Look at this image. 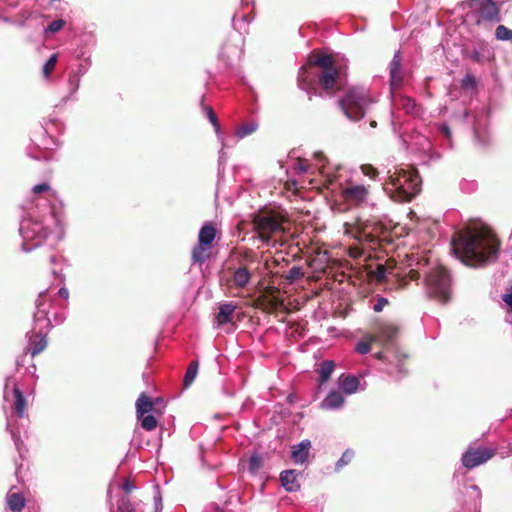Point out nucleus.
I'll return each instance as SVG.
<instances>
[{"instance_id":"obj_1","label":"nucleus","mask_w":512,"mask_h":512,"mask_svg":"<svg viewBox=\"0 0 512 512\" xmlns=\"http://www.w3.org/2000/svg\"><path fill=\"white\" fill-rule=\"evenodd\" d=\"M499 240L488 227L467 228L454 234L451 246L458 259L467 266L478 267L495 259Z\"/></svg>"},{"instance_id":"obj_2","label":"nucleus","mask_w":512,"mask_h":512,"mask_svg":"<svg viewBox=\"0 0 512 512\" xmlns=\"http://www.w3.org/2000/svg\"><path fill=\"white\" fill-rule=\"evenodd\" d=\"M429 258L417 259L416 268H411L408 276L412 281H417L421 275H425V285L430 297L445 304L451 298V278L447 269L443 266H436L427 270Z\"/></svg>"},{"instance_id":"obj_3","label":"nucleus","mask_w":512,"mask_h":512,"mask_svg":"<svg viewBox=\"0 0 512 512\" xmlns=\"http://www.w3.org/2000/svg\"><path fill=\"white\" fill-rule=\"evenodd\" d=\"M422 179L414 167L398 168L390 174L384 190L399 203L412 201L421 191Z\"/></svg>"},{"instance_id":"obj_4","label":"nucleus","mask_w":512,"mask_h":512,"mask_svg":"<svg viewBox=\"0 0 512 512\" xmlns=\"http://www.w3.org/2000/svg\"><path fill=\"white\" fill-rule=\"evenodd\" d=\"M311 63L318 67V83L327 94H334L343 88L341 72L335 66L332 56L327 54L312 55Z\"/></svg>"},{"instance_id":"obj_5","label":"nucleus","mask_w":512,"mask_h":512,"mask_svg":"<svg viewBox=\"0 0 512 512\" xmlns=\"http://www.w3.org/2000/svg\"><path fill=\"white\" fill-rule=\"evenodd\" d=\"M371 103V99L364 89L352 87L347 90L345 96L338 100V105L352 121H359L365 116V109Z\"/></svg>"},{"instance_id":"obj_6","label":"nucleus","mask_w":512,"mask_h":512,"mask_svg":"<svg viewBox=\"0 0 512 512\" xmlns=\"http://www.w3.org/2000/svg\"><path fill=\"white\" fill-rule=\"evenodd\" d=\"M252 223L255 232L264 242L283 231V219L276 213L260 212L253 217Z\"/></svg>"},{"instance_id":"obj_7","label":"nucleus","mask_w":512,"mask_h":512,"mask_svg":"<svg viewBox=\"0 0 512 512\" xmlns=\"http://www.w3.org/2000/svg\"><path fill=\"white\" fill-rule=\"evenodd\" d=\"M470 7L476 16V24L497 23L501 21L500 5L495 1L472 0Z\"/></svg>"},{"instance_id":"obj_8","label":"nucleus","mask_w":512,"mask_h":512,"mask_svg":"<svg viewBox=\"0 0 512 512\" xmlns=\"http://www.w3.org/2000/svg\"><path fill=\"white\" fill-rule=\"evenodd\" d=\"M496 455V449L493 447H469L465 453H463L461 462L462 465L471 470L477 466H480Z\"/></svg>"},{"instance_id":"obj_9","label":"nucleus","mask_w":512,"mask_h":512,"mask_svg":"<svg viewBox=\"0 0 512 512\" xmlns=\"http://www.w3.org/2000/svg\"><path fill=\"white\" fill-rule=\"evenodd\" d=\"M272 290L273 289L269 287L266 293L258 296L254 302L255 308L260 309L265 313L273 314L284 305L282 299L270 294Z\"/></svg>"},{"instance_id":"obj_10","label":"nucleus","mask_w":512,"mask_h":512,"mask_svg":"<svg viewBox=\"0 0 512 512\" xmlns=\"http://www.w3.org/2000/svg\"><path fill=\"white\" fill-rule=\"evenodd\" d=\"M369 191L364 185H350L343 189L342 195L346 203L361 205L367 200Z\"/></svg>"},{"instance_id":"obj_11","label":"nucleus","mask_w":512,"mask_h":512,"mask_svg":"<svg viewBox=\"0 0 512 512\" xmlns=\"http://www.w3.org/2000/svg\"><path fill=\"white\" fill-rule=\"evenodd\" d=\"M135 406L137 418L148 415V413L161 414L160 408L156 407V402L144 392L137 398Z\"/></svg>"},{"instance_id":"obj_12","label":"nucleus","mask_w":512,"mask_h":512,"mask_svg":"<svg viewBox=\"0 0 512 512\" xmlns=\"http://www.w3.org/2000/svg\"><path fill=\"white\" fill-rule=\"evenodd\" d=\"M319 69L312 65L311 61L307 67H303L298 76V85L303 90H309L313 87L316 79L318 80Z\"/></svg>"},{"instance_id":"obj_13","label":"nucleus","mask_w":512,"mask_h":512,"mask_svg":"<svg viewBox=\"0 0 512 512\" xmlns=\"http://www.w3.org/2000/svg\"><path fill=\"white\" fill-rule=\"evenodd\" d=\"M375 230H381V227H377L369 230V225L365 224L361 227H358L357 234L355 235V238L362 244L367 245L371 249H376L377 246H379V237L376 233H374Z\"/></svg>"},{"instance_id":"obj_14","label":"nucleus","mask_w":512,"mask_h":512,"mask_svg":"<svg viewBox=\"0 0 512 512\" xmlns=\"http://www.w3.org/2000/svg\"><path fill=\"white\" fill-rule=\"evenodd\" d=\"M237 308V305L233 302L223 303L219 306V311L215 317L217 326H221L232 322L233 314Z\"/></svg>"},{"instance_id":"obj_15","label":"nucleus","mask_w":512,"mask_h":512,"mask_svg":"<svg viewBox=\"0 0 512 512\" xmlns=\"http://www.w3.org/2000/svg\"><path fill=\"white\" fill-rule=\"evenodd\" d=\"M281 485L287 492H295L300 489L298 473L295 470H285L280 474Z\"/></svg>"},{"instance_id":"obj_16","label":"nucleus","mask_w":512,"mask_h":512,"mask_svg":"<svg viewBox=\"0 0 512 512\" xmlns=\"http://www.w3.org/2000/svg\"><path fill=\"white\" fill-rule=\"evenodd\" d=\"M212 254V247L209 245L201 244L197 242L191 251V260L193 263L202 265L205 263Z\"/></svg>"},{"instance_id":"obj_17","label":"nucleus","mask_w":512,"mask_h":512,"mask_svg":"<svg viewBox=\"0 0 512 512\" xmlns=\"http://www.w3.org/2000/svg\"><path fill=\"white\" fill-rule=\"evenodd\" d=\"M399 328L394 324H384L378 329L377 335L371 336L372 340L380 339L385 343L393 342L398 336Z\"/></svg>"},{"instance_id":"obj_18","label":"nucleus","mask_w":512,"mask_h":512,"mask_svg":"<svg viewBox=\"0 0 512 512\" xmlns=\"http://www.w3.org/2000/svg\"><path fill=\"white\" fill-rule=\"evenodd\" d=\"M47 344L48 342L45 335L35 333L30 336L28 352L32 357H35L46 349Z\"/></svg>"},{"instance_id":"obj_19","label":"nucleus","mask_w":512,"mask_h":512,"mask_svg":"<svg viewBox=\"0 0 512 512\" xmlns=\"http://www.w3.org/2000/svg\"><path fill=\"white\" fill-rule=\"evenodd\" d=\"M391 86L393 88L401 85V56L399 53L395 54L389 65Z\"/></svg>"},{"instance_id":"obj_20","label":"nucleus","mask_w":512,"mask_h":512,"mask_svg":"<svg viewBox=\"0 0 512 512\" xmlns=\"http://www.w3.org/2000/svg\"><path fill=\"white\" fill-rule=\"evenodd\" d=\"M311 447V443L309 440H304L301 443L292 447V459L296 463H304L308 458L309 449Z\"/></svg>"},{"instance_id":"obj_21","label":"nucleus","mask_w":512,"mask_h":512,"mask_svg":"<svg viewBox=\"0 0 512 512\" xmlns=\"http://www.w3.org/2000/svg\"><path fill=\"white\" fill-rule=\"evenodd\" d=\"M217 230L211 223L203 225L198 234V242L201 244L209 245L212 247V243L216 238Z\"/></svg>"},{"instance_id":"obj_22","label":"nucleus","mask_w":512,"mask_h":512,"mask_svg":"<svg viewBox=\"0 0 512 512\" xmlns=\"http://www.w3.org/2000/svg\"><path fill=\"white\" fill-rule=\"evenodd\" d=\"M251 279V273L246 267H239L233 272L232 282L237 288H244Z\"/></svg>"},{"instance_id":"obj_23","label":"nucleus","mask_w":512,"mask_h":512,"mask_svg":"<svg viewBox=\"0 0 512 512\" xmlns=\"http://www.w3.org/2000/svg\"><path fill=\"white\" fill-rule=\"evenodd\" d=\"M344 403L343 395L338 391L330 392L322 401L321 406L325 409H337Z\"/></svg>"},{"instance_id":"obj_24","label":"nucleus","mask_w":512,"mask_h":512,"mask_svg":"<svg viewBox=\"0 0 512 512\" xmlns=\"http://www.w3.org/2000/svg\"><path fill=\"white\" fill-rule=\"evenodd\" d=\"M7 504L11 511L21 512L25 507L24 496L20 493H8Z\"/></svg>"},{"instance_id":"obj_25","label":"nucleus","mask_w":512,"mask_h":512,"mask_svg":"<svg viewBox=\"0 0 512 512\" xmlns=\"http://www.w3.org/2000/svg\"><path fill=\"white\" fill-rule=\"evenodd\" d=\"M13 394L15 398L13 405L14 411L17 416L22 417L27 405L26 399L17 386H14L13 388Z\"/></svg>"},{"instance_id":"obj_26","label":"nucleus","mask_w":512,"mask_h":512,"mask_svg":"<svg viewBox=\"0 0 512 512\" xmlns=\"http://www.w3.org/2000/svg\"><path fill=\"white\" fill-rule=\"evenodd\" d=\"M359 385V380L355 376H342L340 378V388L346 393V394H352L354 393Z\"/></svg>"},{"instance_id":"obj_27","label":"nucleus","mask_w":512,"mask_h":512,"mask_svg":"<svg viewBox=\"0 0 512 512\" xmlns=\"http://www.w3.org/2000/svg\"><path fill=\"white\" fill-rule=\"evenodd\" d=\"M199 368V362L197 360L191 361L183 379L184 388H188L195 380Z\"/></svg>"},{"instance_id":"obj_28","label":"nucleus","mask_w":512,"mask_h":512,"mask_svg":"<svg viewBox=\"0 0 512 512\" xmlns=\"http://www.w3.org/2000/svg\"><path fill=\"white\" fill-rule=\"evenodd\" d=\"M33 238L38 239L36 245L48 238L51 234V230L48 227L43 226L41 223L35 222L32 224Z\"/></svg>"},{"instance_id":"obj_29","label":"nucleus","mask_w":512,"mask_h":512,"mask_svg":"<svg viewBox=\"0 0 512 512\" xmlns=\"http://www.w3.org/2000/svg\"><path fill=\"white\" fill-rule=\"evenodd\" d=\"M335 368V363L331 360L322 362L319 369V381L321 384L328 381Z\"/></svg>"},{"instance_id":"obj_30","label":"nucleus","mask_w":512,"mask_h":512,"mask_svg":"<svg viewBox=\"0 0 512 512\" xmlns=\"http://www.w3.org/2000/svg\"><path fill=\"white\" fill-rule=\"evenodd\" d=\"M387 269L383 264H377L375 269L368 272L369 279L376 283H382L386 278Z\"/></svg>"},{"instance_id":"obj_31","label":"nucleus","mask_w":512,"mask_h":512,"mask_svg":"<svg viewBox=\"0 0 512 512\" xmlns=\"http://www.w3.org/2000/svg\"><path fill=\"white\" fill-rule=\"evenodd\" d=\"M138 420L141 422V427L146 431H152L158 425L155 414L143 415L141 418H138Z\"/></svg>"},{"instance_id":"obj_32","label":"nucleus","mask_w":512,"mask_h":512,"mask_svg":"<svg viewBox=\"0 0 512 512\" xmlns=\"http://www.w3.org/2000/svg\"><path fill=\"white\" fill-rule=\"evenodd\" d=\"M117 512H138L134 505L131 503L130 498L125 495L122 496L117 502Z\"/></svg>"},{"instance_id":"obj_33","label":"nucleus","mask_w":512,"mask_h":512,"mask_svg":"<svg viewBox=\"0 0 512 512\" xmlns=\"http://www.w3.org/2000/svg\"><path fill=\"white\" fill-rule=\"evenodd\" d=\"M257 128L258 125L254 122L246 123L237 129L236 135L239 138H243L254 133L257 130Z\"/></svg>"},{"instance_id":"obj_34","label":"nucleus","mask_w":512,"mask_h":512,"mask_svg":"<svg viewBox=\"0 0 512 512\" xmlns=\"http://www.w3.org/2000/svg\"><path fill=\"white\" fill-rule=\"evenodd\" d=\"M495 36L501 41H512V30L504 25H499L495 30Z\"/></svg>"},{"instance_id":"obj_35","label":"nucleus","mask_w":512,"mask_h":512,"mask_svg":"<svg viewBox=\"0 0 512 512\" xmlns=\"http://www.w3.org/2000/svg\"><path fill=\"white\" fill-rule=\"evenodd\" d=\"M476 86H477L476 77L471 73H467L461 81V88L464 90H474V89H476Z\"/></svg>"},{"instance_id":"obj_36","label":"nucleus","mask_w":512,"mask_h":512,"mask_svg":"<svg viewBox=\"0 0 512 512\" xmlns=\"http://www.w3.org/2000/svg\"><path fill=\"white\" fill-rule=\"evenodd\" d=\"M57 63V54H53L43 66V74L45 77L50 76L52 71L55 69Z\"/></svg>"},{"instance_id":"obj_37","label":"nucleus","mask_w":512,"mask_h":512,"mask_svg":"<svg viewBox=\"0 0 512 512\" xmlns=\"http://www.w3.org/2000/svg\"><path fill=\"white\" fill-rule=\"evenodd\" d=\"M304 276V272L302 270V268L300 267H297V266H294L292 267L289 271H288V274L286 276V279L292 283L298 279H301L302 277Z\"/></svg>"},{"instance_id":"obj_38","label":"nucleus","mask_w":512,"mask_h":512,"mask_svg":"<svg viewBox=\"0 0 512 512\" xmlns=\"http://www.w3.org/2000/svg\"><path fill=\"white\" fill-rule=\"evenodd\" d=\"M354 457V451L352 450H346L341 458L339 459V461L337 462L336 464V468L337 469H340L342 467H344L345 465L349 464L352 460V458Z\"/></svg>"},{"instance_id":"obj_39","label":"nucleus","mask_w":512,"mask_h":512,"mask_svg":"<svg viewBox=\"0 0 512 512\" xmlns=\"http://www.w3.org/2000/svg\"><path fill=\"white\" fill-rule=\"evenodd\" d=\"M262 467V459L257 455H253L249 459V469L251 472L255 473Z\"/></svg>"},{"instance_id":"obj_40","label":"nucleus","mask_w":512,"mask_h":512,"mask_svg":"<svg viewBox=\"0 0 512 512\" xmlns=\"http://www.w3.org/2000/svg\"><path fill=\"white\" fill-rule=\"evenodd\" d=\"M374 340H372L370 338L369 341H361L357 344L356 346V351L359 353V354H367L370 352L371 350V343L373 342Z\"/></svg>"},{"instance_id":"obj_41","label":"nucleus","mask_w":512,"mask_h":512,"mask_svg":"<svg viewBox=\"0 0 512 512\" xmlns=\"http://www.w3.org/2000/svg\"><path fill=\"white\" fill-rule=\"evenodd\" d=\"M64 25H65L64 20H62V19L54 20L48 25L47 31H49L51 33H56L58 31H60L64 27Z\"/></svg>"},{"instance_id":"obj_42","label":"nucleus","mask_w":512,"mask_h":512,"mask_svg":"<svg viewBox=\"0 0 512 512\" xmlns=\"http://www.w3.org/2000/svg\"><path fill=\"white\" fill-rule=\"evenodd\" d=\"M361 169H362L363 174L368 176L371 179H375L377 177V175H378L377 169L374 168L370 164L362 165Z\"/></svg>"},{"instance_id":"obj_43","label":"nucleus","mask_w":512,"mask_h":512,"mask_svg":"<svg viewBox=\"0 0 512 512\" xmlns=\"http://www.w3.org/2000/svg\"><path fill=\"white\" fill-rule=\"evenodd\" d=\"M401 104H402L403 108H405L408 113H412L414 108L416 107L415 101L409 97H402Z\"/></svg>"},{"instance_id":"obj_44","label":"nucleus","mask_w":512,"mask_h":512,"mask_svg":"<svg viewBox=\"0 0 512 512\" xmlns=\"http://www.w3.org/2000/svg\"><path fill=\"white\" fill-rule=\"evenodd\" d=\"M206 112H207L208 119L210 120L212 125L215 127V129L218 130L219 124H218L217 116H216L214 110L211 107H207Z\"/></svg>"},{"instance_id":"obj_45","label":"nucleus","mask_w":512,"mask_h":512,"mask_svg":"<svg viewBox=\"0 0 512 512\" xmlns=\"http://www.w3.org/2000/svg\"><path fill=\"white\" fill-rule=\"evenodd\" d=\"M387 304H388V300L386 298L380 297L377 299V302L374 304L373 310L375 312H381Z\"/></svg>"},{"instance_id":"obj_46","label":"nucleus","mask_w":512,"mask_h":512,"mask_svg":"<svg viewBox=\"0 0 512 512\" xmlns=\"http://www.w3.org/2000/svg\"><path fill=\"white\" fill-rule=\"evenodd\" d=\"M50 190V186L47 183L37 184L33 187L32 191L35 194H41Z\"/></svg>"},{"instance_id":"obj_47","label":"nucleus","mask_w":512,"mask_h":512,"mask_svg":"<svg viewBox=\"0 0 512 512\" xmlns=\"http://www.w3.org/2000/svg\"><path fill=\"white\" fill-rule=\"evenodd\" d=\"M135 488V485L130 480H126L123 485L122 489L126 494H130Z\"/></svg>"},{"instance_id":"obj_48","label":"nucleus","mask_w":512,"mask_h":512,"mask_svg":"<svg viewBox=\"0 0 512 512\" xmlns=\"http://www.w3.org/2000/svg\"><path fill=\"white\" fill-rule=\"evenodd\" d=\"M297 169L300 171V172H306L307 169H308V164L305 160L303 159H299L298 160V163H297Z\"/></svg>"},{"instance_id":"obj_49","label":"nucleus","mask_w":512,"mask_h":512,"mask_svg":"<svg viewBox=\"0 0 512 512\" xmlns=\"http://www.w3.org/2000/svg\"><path fill=\"white\" fill-rule=\"evenodd\" d=\"M502 300L511 308L512 310V292L508 294H504L502 296Z\"/></svg>"},{"instance_id":"obj_50","label":"nucleus","mask_w":512,"mask_h":512,"mask_svg":"<svg viewBox=\"0 0 512 512\" xmlns=\"http://www.w3.org/2000/svg\"><path fill=\"white\" fill-rule=\"evenodd\" d=\"M58 294L64 299H67L69 297V291L65 287L60 288Z\"/></svg>"},{"instance_id":"obj_51","label":"nucleus","mask_w":512,"mask_h":512,"mask_svg":"<svg viewBox=\"0 0 512 512\" xmlns=\"http://www.w3.org/2000/svg\"><path fill=\"white\" fill-rule=\"evenodd\" d=\"M470 58L474 61V62H480V53L478 51H473L470 55Z\"/></svg>"},{"instance_id":"obj_52","label":"nucleus","mask_w":512,"mask_h":512,"mask_svg":"<svg viewBox=\"0 0 512 512\" xmlns=\"http://www.w3.org/2000/svg\"><path fill=\"white\" fill-rule=\"evenodd\" d=\"M442 131L444 132V134L447 136V137H450V129L447 127V126H444L442 128Z\"/></svg>"},{"instance_id":"obj_53","label":"nucleus","mask_w":512,"mask_h":512,"mask_svg":"<svg viewBox=\"0 0 512 512\" xmlns=\"http://www.w3.org/2000/svg\"><path fill=\"white\" fill-rule=\"evenodd\" d=\"M356 251L354 252L353 250L351 251V256L353 257H358L361 255V252H359L357 249H355Z\"/></svg>"},{"instance_id":"obj_54","label":"nucleus","mask_w":512,"mask_h":512,"mask_svg":"<svg viewBox=\"0 0 512 512\" xmlns=\"http://www.w3.org/2000/svg\"><path fill=\"white\" fill-rule=\"evenodd\" d=\"M153 400H154V402H156V407H158L162 403V398H160V397H157Z\"/></svg>"},{"instance_id":"obj_55","label":"nucleus","mask_w":512,"mask_h":512,"mask_svg":"<svg viewBox=\"0 0 512 512\" xmlns=\"http://www.w3.org/2000/svg\"><path fill=\"white\" fill-rule=\"evenodd\" d=\"M370 126H371V127H376V126H377V122H376L375 120H372V121L370 122Z\"/></svg>"},{"instance_id":"obj_56","label":"nucleus","mask_w":512,"mask_h":512,"mask_svg":"<svg viewBox=\"0 0 512 512\" xmlns=\"http://www.w3.org/2000/svg\"><path fill=\"white\" fill-rule=\"evenodd\" d=\"M25 237L29 238L28 232H25Z\"/></svg>"},{"instance_id":"obj_57","label":"nucleus","mask_w":512,"mask_h":512,"mask_svg":"<svg viewBox=\"0 0 512 512\" xmlns=\"http://www.w3.org/2000/svg\"><path fill=\"white\" fill-rule=\"evenodd\" d=\"M25 237L29 238L28 232H25Z\"/></svg>"},{"instance_id":"obj_58","label":"nucleus","mask_w":512,"mask_h":512,"mask_svg":"<svg viewBox=\"0 0 512 512\" xmlns=\"http://www.w3.org/2000/svg\"><path fill=\"white\" fill-rule=\"evenodd\" d=\"M377 357L380 359L382 356H381V353H378L377 354Z\"/></svg>"}]
</instances>
